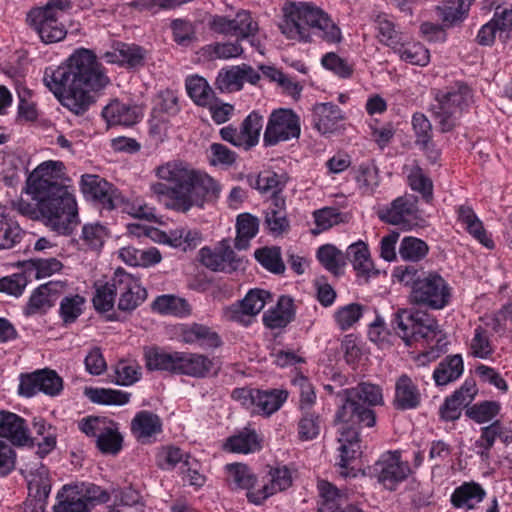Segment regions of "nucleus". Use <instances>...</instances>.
I'll return each mask as SVG.
<instances>
[{
    "instance_id": "f257e3e1",
    "label": "nucleus",
    "mask_w": 512,
    "mask_h": 512,
    "mask_svg": "<svg viewBox=\"0 0 512 512\" xmlns=\"http://www.w3.org/2000/svg\"><path fill=\"white\" fill-rule=\"evenodd\" d=\"M324 389L335 394L337 410L334 423L340 425L339 442V473L343 477H355L354 462L361 456L359 427H373L376 415L372 407L383 404L382 390L378 385L359 383L353 388L341 389L334 392L332 385Z\"/></svg>"
},
{
    "instance_id": "f03ea898",
    "label": "nucleus",
    "mask_w": 512,
    "mask_h": 512,
    "mask_svg": "<svg viewBox=\"0 0 512 512\" xmlns=\"http://www.w3.org/2000/svg\"><path fill=\"white\" fill-rule=\"evenodd\" d=\"M43 82L64 107L82 115L94 102L89 91L105 88L110 80L96 55L82 48L57 68H46Z\"/></svg>"
},
{
    "instance_id": "7ed1b4c3",
    "label": "nucleus",
    "mask_w": 512,
    "mask_h": 512,
    "mask_svg": "<svg viewBox=\"0 0 512 512\" xmlns=\"http://www.w3.org/2000/svg\"><path fill=\"white\" fill-rule=\"evenodd\" d=\"M220 187L208 174L188 169L182 162H168L162 166V196L165 206L178 212H187L193 206L218 197Z\"/></svg>"
},
{
    "instance_id": "20e7f679",
    "label": "nucleus",
    "mask_w": 512,
    "mask_h": 512,
    "mask_svg": "<svg viewBox=\"0 0 512 512\" xmlns=\"http://www.w3.org/2000/svg\"><path fill=\"white\" fill-rule=\"evenodd\" d=\"M281 32L290 40L311 42L316 34L329 43L342 40L340 28L327 13L309 3H292L284 8V18L279 24Z\"/></svg>"
},
{
    "instance_id": "39448f33",
    "label": "nucleus",
    "mask_w": 512,
    "mask_h": 512,
    "mask_svg": "<svg viewBox=\"0 0 512 512\" xmlns=\"http://www.w3.org/2000/svg\"><path fill=\"white\" fill-rule=\"evenodd\" d=\"M40 201V215L45 225L62 235H69L78 224L75 197L67 186H54L51 191L32 195Z\"/></svg>"
},
{
    "instance_id": "423d86ee",
    "label": "nucleus",
    "mask_w": 512,
    "mask_h": 512,
    "mask_svg": "<svg viewBox=\"0 0 512 512\" xmlns=\"http://www.w3.org/2000/svg\"><path fill=\"white\" fill-rule=\"evenodd\" d=\"M390 327L405 342L406 346H411L418 341H425L429 344L436 340V348L442 351L447 344L437 320L424 311L398 309L392 315Z\"/></svg>"
},
{
    "instance_id": "0eeeda50",
    "label": "nucleus",
    "mask_w": 512,
    "mask_h": 512,
    "mask_svg": "<svg viewBox=\"0 0 512 512\" xmlns=\"http://www.w3.org/2000/svg\"><path fill=\"white\" fill-rule=\"evenodd\" d=\"M437 104L433 105L432 112L439 124L440 131L447 133L458 124L459 119L473 103L472 89L462 81L454 82L435 95Z\"/></svg>"
},
{
    "instance_id": "6e6552de",
    "label": "nucleus",
    "mask_w": 512,
    "mask_h": 512,
    "mask_svg": "<svg viewBox=\"0 0 512 512\" xmlns=\"http://www.w3.org/2000/svg\"><path fill=\"white\" fill-rule=\"evenodd\" d=\"M71 8L69 0H49L44 6L32 8L27 13L26 22L43 43H57L67 35L61 19Z\"/></svg>"
},
{
    "instance_id": "1a4fd4ad",
    "label": "nucleus",
    "mask_w": 512,
    "mask_h": 512,
    "mask_svg": "<svg viewBox=\"0 0 512 512\" xmlns=\"http://www.w3.org/2000/svg\"><path fill=\"white\" fill-rule=\"evenodd\" d=\"M108 501L109 494L95 484H67L58 491L53 512H90L97 503Z\"/></svg>"
},
{
    "instance_id": "9d476101",
    "label": "nucleus",
    "mask_w": 512,
    "mask_h": 512,
    "mask_svg": "<svg viewBox=\"0 0 512 512\" xmlns=\"http://www.w3.org/2000/svg\"><path fill=\"white\" fill-rule=\"evenodd\" d=\"M79 429L95 438L97 449L105 455H117L123 448L119 424L106 417H89L79 422Z\"/></svg>"
},
{
    "instance_id": "9b49d317",
    "label": "nucleus",
    "mask_w": 512,
    "mask_h": 512,
    "mask_svg": "<svg viewBox=\"0 0 512 512\" xmlns=\"http://www.w3.org/2000/svg\"><path fill=\"white\" fill-rule=\"evenodd\" d=\"M451 298V287L438 273L429 272L415 284L410 300L413 304L433 310L443 309Z\"/></svg>"
},
{
    "instance_id": "f8f14e48",
    "label": "nucleus",
    "mask_w": 512,
    "mask_h": 512,
    "mask_svg": "<svg viewBox=\"0 0 512 512\" xmlns=\"http://www.w3.org/2000/svg\"><path fill=\"white\" fill-rule=\"evenodd\" d=\"M300 132L299 116L291 109L280 108L271 113L263 142L265 146H274L283 141L298 139Z\"/></svg>"
},
{
    "instance_id": "ddd939ff",
    "label": "nucleus",
    "mask_w": 512,
    "mask_h": 512,
    "mask_svg": "<svg viewBox=\"0 0 512 512\" xmlns=\"http://www.w3.org/2000/svg\"><path fill=\"white\" fill-rule=\"evenodd\" d=\"M213 367V360L198 353H162V370L203 378Z\"/></svg>"
},
{
    "instance_id": "4468645a",
    "label": "nucleus",
    "mask_w": 512,
    "mask_h": 512,
    "mask_svg": "<svg viewBox=\"0 0 512 512\" xmlns=\"http://www.w3.org/2000/svg\"><path fill=\"white\" fill-rule=\"evenodd\" d=\"M410 473L407 463L401 461L398 451L384 453L372 467V474L385 488L395 489L397 484L404 481Z\"/></svg>"
},
{
    "instance_id": "2eb2a0df",
    "label": "nucleus",
    "mask_w": 512,
    "mask_h": 512,
    "mask_svg": "<svg viewBox=\"0 0 512 512\" xmlns=\"http://www.w3.org/2000/svg\"><path fill=\"white\" fill-rule=\"evenodd\" d=\"M81 191L86 199L107 210L116 208L123 201L117 189L99 175H83L81 177Z\"/></svg>"
},
{
    "instance_id": "dca6fc26",
    "label": "nucleus",
    "mask_w": 512,
    "mask_h": 512,
    "mask_svg": "<svg viewBox=\"0 0 512 512\" xmlns=\"http://www.w3.org/2000/svg\"><path fill=\"white\" fill-rule=\"evenodd\" d=\"M112 286L119 297L120 311H133L146 299L147 292L141 287L139 281L121 268L115 271Z\"/></svg>"
},
{
    "instance_id": "f3484780",
    "label": "nucleus",
    "mask_w": 512,
    "mask_h": 512,
    "mask_svg": "<svg viewBox=\"0 0 512 512\" xmlns=\"http://www.w3.org/2000/svg\"><path fill=\"white\" fill-rule=\"evenodd\" d=\"M63 381L53 370L43 369L31 374L22 375L19 384V393L32 397L39 392L55 396L61 392Z\"/></svg>"
},
{
    "instance_id": "a211bd4d",
    "label": "nucleus",
    "mask_w": 512,
    "mask_h": 512,
    "mask_svg": "<svg viewBox=\"0 0 512 512\" xmlns=\"http://www.w3.org/2000/svg\"><path fill=\"white\" fill-rule=\"evenodd\" d=\"M418 199L412 194H405L394 199L390 205L378 212L381 221L398 225L404 228L410 227L411 222L417 219Z\"/></svg>"
},
{
    "instance_id": "6ab92c4d",
    "label": "nucleus",
    "mask_w": 512,
    "mask_h": 512,
    "mask_svg": "<svg viewBox=\"0 0 512 512\" xmlns=\"http://www.w3.org/2000/svg\"><path fill=\"white\" fill-rule=\"evenodd\" d=\"M271 297V293L267 290L251 289L242 300L225 310V316L231 321L248 324L246 317L257 315L271 301Z\"/></svg>"
},
{
    "instance_id": "aec40b11",
    "label": "nucleus",
    "mask_w": 512,
    "mask_h": 512,
    "mask_svg": "<svg viewBox=\"0 0 512 512\" xmlns=\"http://www.w3.org/2000/svg\"><path fill=\"white\" fill-rule=\"evenodd\" d=\"M146 55L147 51L135 43L115 41L108 50L100 55V58L109 64L136 68L143 65Z\"/></svg>"
},
{
    "instance_id": "412c9836",
    "label": "nucleus",
    "mask_w": 512,
    "mask_h": 512,
    "mask_svg": "<svg viewBox=\"0 0 512 512\" xmlns=\"http://www.w3.org/2000/svg\"><path fill=\"white\" fill-rule=\"evenodd\" d=\"M62 168V162L52 160L38 165L27 179V192L31 195L43 194L45 191H51L54 186H63L58 182Z\"/></svg>"
},
{
    "instance_id": "4be33fe9",
    "label": "nucleus",
    "mask_w": 512,
    "mask_h": 512,
    "mask_svg": "<svg viewBox=\"0 0 512 512\" xmlns=\"http://www.w3.org/2000/svg\"><path fill=\"white\" fill-rule=\"evenodd\" d=\"M268 476V483H265L261 489L247 492L249 502L260 505L270 496L292 485L291 471L286 466L271 467Z\"/></svg>"
},
{
    "instance_id": "5701e85b",
    "label": "nucleus",
    "mask_w": 512,
    "mask_h": 512,
    "mask_svg": "<svg viewBox=\"0 0 512 512\" xmlns=\"http://www.w3.org/2000/svg\"><path fill=\"white\" fill-rule=\"evenodd\" d=\"M0 437L9 439L17 446L34 445V439L29 437L25 420L6 410H0Z\"/></svg>"
},
{
    "instance_id": "b1692460",
    "label": "nucleus",
    "mask_w": 512,
    "mask_h": 512,
    "mask_svg": "<svg viewBox=\"0 0 512 512\" xmlns=\"http://www.w3.org/2000/svg\"><path fill=\"white\" fill-rule=\"evenodd\" d=\"M180 337L184 343L196 344L205 350L216 349L223 343L216 331L199 323L182 325L180 327Z\"/></svg>"
},
{
    "instance_id": "393cba45",
    "label": "nucleus",
    "mask_w": 512,
    "mask_h": 512,
    "mask_svg": "<svg viewBox=\"0 0 512 512\" xmlns=\"http://www.w3.org/2000/svg\"><path fill=\"white\" fill-rule=\"evenodd\" d=\"M421 404V393L407 374H402L395 383L393 406L396 410H413Z\"/></svg>"
},
{
    "instance_id": "a878e982",
    "label": "nucleus",
    "mask_w": 512,
    "mask_h": 512,
    "mask_svg": "<svg viewBox=\"0 0 512 512\" xmlns=\"http://www.w3.org/2000/svg\"><path fill=\"white\" fill-rule=\"evenodd\" d=\"M294 300L282 295L274 307L263 314V323L269 329H282L295 319Z\"/></svg>"
},
{
    "instance_id": "bb28decb",
    "label": "nucleus",
    "mask_w": 512,
    "mask_h": 512,
    "mask_svg": "<svg viewBox=\"0 0 512 512\" xmlns=\"http://www.w3.org/2000/svg\"><path fill=\"white\" fill-rule=\"evenodd\" d=\"M130 429L139 443L150 444L160 431V418L150 411H139L132 419Z\"/></svg>"
},
{
    "instance_id": "cd10ccee",
    "label": "nucleus",
    "mask_w": 512,
    "mask_h": 512,
    "mask_svg": "<svg viewBox=\"0 0 512 512\" xmlns=\"http://www.w3.org/2000/svg\"><path fill=\"white\" fill-rule=\"evenodd\" d=\"M102 116L109 126H132L140 119V109L114 100L103 108Z\"/></svg>"
},
{
    "instance_id": "c85d7f7f",
    "label": "nucleus",
    "mask_w": 512,
    "mask_h": 512,
    "mask_svg": "<svg viewBox=\"0 0 512 512\" xmlns=\"http://www.w3.org/2000/svg\"><path fill=\"white\" fill-rule=\"evenodd\" d=\"M312 111L313 126L323 135L334 132L343 119L341 109L331 102L317 103Z\"/></svg>"
},
{
    "instance_id": "c756f323",
    "label": "nucleus",
    "mask_w": 512,
    "mask_h": 512,
    "mask_svg": "<svg viewBox=\"0 0 512 512\" xmlns=\"http://www.w3.org/2000/svg\"><path fill=\"white\" fill-rule=\"evenodd\" d=\"M29 495L39 502H45L51 491V482L48 469L41 463L27 464Z\"/></svg>"
},
{
    "instance_id": "7c9ffc66",
    "label": "nucleus",
    "mask_w": 512,
    "mask_h": 512,
    "mask_svg": "<svg viewBox=\"0 0 512 512\" xmlns=\"http://www.w3.org/2000/svg\"><path fill=\"white\" fill-rule=\"evenodd\" d=\"M346 257L352 263L357 275L363 277L365 282H367L371 276L378 274V271L373 268L368 246L364 242L358 241L351 244L347 248Z\"/></svg>"
},
{
    "instance_id": "2f4dec72",
    "label": "nucleus",
    "mask_w": 512,
    "mask_h": 512,
    "mask_svg": "<svg viewBox=\"0 0 512 512\" xmlns=\"http://www.w3.org/2000/svg\"><path fill=\"white\" fill-rule=\"evenodd\" d=\"M485 495L486 492L480 484L465 482L454 490L451 503L455 508L470 510L482 502Z\"/></svg>"
},
{
    "instance_id": "473e14b6",
    "label": "nucleus",
    "mask_w": 512,
    "mask_h": 512,
    "mask_svg": "<svg viewBox=\"0 0 512 512\" xmlns=\"http://www.w3.org/2000/svg\"><path fill=\"white\" fill-rule=\"evenodd\" d=\"M202 241L200 231L186 230L179 228L169 232L162 231V244H167L173 248H179L183 252L195 249Z\"/></svg>"
},
{
    "instance_id": "72a5a7b5",
    "label": "nucleus",
    "mask_w": 512,
    "mask_h": 512,
    "mask_svg": "<svg viewBox=\"0 0 512 512\" xmlns=\"http://www.w3.org/2000/svg\"><path fill=\"white\" fill-rule=\"evenodd\" d=\"M464 370L461 355H451L443 359L433 372V379L438 386L447 385L458 379Z\"/></svg>"
},
{
    "instance_id": "f704fd0d",
    "label": "nucleus",
    "mask_w": 512,
    "mask_h": 512,
    "mask_svg": "<svg viewBox=\"0 0 512 512\" xmlns=\"http://www.w3.org/2000/svg\"><path fill=\"white\" fill-rule=\"evenodd\" d=\"M185 87L187 94L192 101L201 107H206L215 100V92L207 80L199 75H192L186 78Z\"/></svg>"
},
{
    "instance_id": "c9c22d12",
    "label": "nucleus",
    "mask_w": 512,
    "mask_h": 512,
    "mask_svg": "<svg viewBox=\"0 0 512 512\" xmlns=\"http://www.w3.org/2000/svg\"><path fill=\"white\" fill-rule=\"evenodd\" d=\"M253 395V405L258 409V412L269 416L281 408L287 399L288 393L276 389L268 391L255 389Z\"/></svg>"
},
{
    "instance_id": "e433bc0d",
    "label": "nucleus",
    "mask_w": 512,
    "mask_h": 512,
    "mask_svg": "<svg viewBox=\"0 0 512 512\" xmlns=\"http://www.w3.org/2000/svg\"><path fill=\"white\" fill-rule=\"evenodd\" d=\"M259 230V219L250 213H242L236 220V238L235 248L246 250L250 246V240L253 239Z\"/></svg>"
},
{
    "instance_id": "4c0bfd02",
    "label": "nucleus",
    "mask_w": 512,
    "mask_h": 512,
    "mask_svg": "<svg viewBox=\"0 0 512 512\" xmlns=\"http://www.w3.org/2000/svg\"><path fill=\"white\" fill-rule=\"evenodd\" d=\"M248 184L258 190L261 194L282 192L286 185L284 175H278L272 171H264L257 175L250 174L247 176Z\"/></svg>"
},
{
    "instance_id": "58836bf2",
    "label": "nucleus",
    "mask_w": 512,
    "mask_h": 512,
    "mask_svg": "<svg viewBox=\"0 0 512 512\" xmlns=\"http://www.w3.org/2000/svg\"><path fill=\"white\" fill-rule=\"evenodd\" d=\"M23 233L19 224L9 216L7 208L0 205V249L12 248L20 242Z\"/></svg>"
},
{
    "instance_id": "ea45409f",
    "label": "nucleus",
    "mask_w": 512,
    "mask_h": 512,
    "mask_svg": "<svg viewBox=\"0 0 512 512\" xmlns=\"http://www.w3.org/2000/svg\"><path fill=\"white\" fill-rule=\"evenodd\" d=\"M458 219L466 226L467 231L481 244L487 248H493V240L490 239L483 227L482 222L469 206L458 208Z\"/></svg>"
},
{
    "instance_id": "a19ab883",
    "label": "nucleus",
    "mask_w": 512,
    "mask_h": 512,
    "mask_svg": "<svg viewBox=\"0 0 512 512\" xmlns=\"http://www.w3.org/2000/svg\"><path fill=\"white\" fill-rule=\"evenodd\" d=\"M473 2L474 0H448L437 6V11L444 23L454 25L467 17Z\"/></svg>"
},
{
    "instance_id": "79ce46f5",
    "label": "nucleus",
    "mask_w": 512,
    "mask_h": 512,
    "mask_svg": "<svg viewBox=\"0 0 512 512\" xmlns=\"http://www.w3.org/2000/svg\"><path fill=\"white\" fill-rule=\"evenodd\" d=\"M215 87L221 93L240 91L243 88V80L239 65L222 68L216 77Z\"/></svg>"
},
{
    "instance_id": "37998d69",
    "label": "nucleus",
    "mask_w": 512,
    "mask_h": 512,
    "mask_svg": "<svg viewBox=\"0 0 512 512\" xmlns=\"http://www.w3.org/2000/svg\"><path fill=\"white\" fill-rule=\"evenodd\" d=\"M86 395L93 403L116 406L127 404L131 396V394L128 392L106 388L87 389Z\"/></svg>"
},
{
    "instance_id": "c03bdc74",
    "label": "nucleus",
    "mask_w": 512,
    "mask_h": 512,
    "mask_svg": "<svg viewBox=\"0 0 512 512\" xmlns=\"http://www.w3.org/2000/svg\"><path fill=\"white\" fill-rule=\"evenodd\" d=\"M393 49L401 60L409 64L426 66L429 63V51L420 43L401 44L399 42L396 48Z\"/></svg>"
},
{
    "instance_id": "a18cd8bd",
    "label": "nucleus",
    "mask_w": 512,
    "mask_h": 512,
    "mask_svg": "<svg viewBox=\"0 0 512 512\" xmlns=\"http://www.w3.org/2000/svg\"><path fill=\"white\" fill-rule=\"evenodd\" d=\"M263 127V116L258 112H251L242 122L240 132L242 140L245 143V150L254 147L260 137V132Z\"/></svg>"
},
{
    "instance_id": "49530a36",
    "label": "nucleus",
    "mask_w": 512,
    "mask_h": 512,
    "mask_svg": "<svg viewBox=\"0 0 512 512\" xmlns=\"http://www.w3.org/2000/svg\"><path fill=\"white\" fill-rule=\"evenodd\" d=\"M255 259L269 272L282 274L285 265L281 256V248L278 246L262 247L255 251Z\"/></svg>"
},
{
    "instance_id": "de8ad7c7",
    "label": "nucleus",
    "mask_w": 512,
    "mask_h": 512,
    "mask_svg": "<svg viewBox=\"0 0 512 512\" xmlns=\"http://www.w3.org/2000/svg\"><path fill=\"white\" fill-rule=\"evenodd\" d=\"M317 259L329 272L337 275L346 264L345 256L332 244H325L318 248Z\"/></svg>"
},
{
    "instance_id": "09e8293b",
    "label": "nucleus",
    "mask_w": 512,
    "mask_h": 512,
    "mask_svg": "<svg viewBox=\"0 0 512 512\" xmlns=\"http://www.w3.org/2000/svg\"><path fill=\"white\" fill-rule=\"evenodd\" d=\"M500 410L501 404L498 401L485 400L469 406L465 414L476 423L482 424L494 419Z\"/></svg>"
},
{
    "instance_id": "8fccbe9b",
    "label": "nucleus",
    "mask_w": 512,
    "mask_h": 512,
    "mask_svg": "<svg viewBox=\"0 0 512 512\" xmlns=\"http://www.w3.org/2000/svg\"><path fill=\"white\" fill-rule=\"evenodd\" d=\"M429 251V247L423 240L408 236L404 237L399 246V255L405 261L418 262Z\"/></svg>"
},
{
    "instance_id": "3c124183",
    "label": "nucleus",
    "mask_w": 512,
    "mask_h": 512,
    "mask_svg": "<svg viewBox=\"0 0 512 512\" xmlns=\"http://www.w3.org/2000/svg\"><path fill=\"white\" fill-rule=\"evenodd\" d=\"M29 273L30 278L35 277L37 279L49 277L52 274L59 272L63 265L56 258L47 259H31L23 263Z\"/></svg>"
},
{
    "instance_id": "603ef678",
    "label": "nucleus",
    "mask_w": 512,
    "mask_h": 512,
    "mask_svg": "<svg viewBox=\"0 0 512 512\" xmlns=\"http://www.w3.org/2000/svg\"><path fill=\"white\" fill-rule=\"evenodd\" d=\"M377 38L379 41L389 47L396 48L400 42L399 34L395 29V24L390 20L387 14L380 13L374 19Z\"/></svg>"
},
{
    "instance_id": "864d4df0",
    "label": "nucleus",
    "mask_w": 512,
    "mask_h": 512,
    "mask_svg": "<svg viewBox=\"0 0 512 512\" xmlns=\"http://www.w3.org/2000/svg\"><path fill=\"white\" fill-rule=\"evenodd\" d=\"M321 429V417L315 412L302 414L297 425L298 438L301 441H311L318 437Z\"/></svg>"
},
{
    "instance_id": "5fc2aeb1",
    "label": "nucleus",
    "mask_w": 512,
    "mask_h": 512,
    "mask_svg": "<svg viewBox=\"0 0 512 512\" xmlns=\"http://www.w3.org/2000/svg\"><path fill=\"white\" fill-rule=\"evenodd\" d=\"M226 469L236 488L246 489L248 492L253 491L252 488L256 484V476L251 469L242 463L228 464Z\"/></svg>"
},
{
    "instance_id": "6e6d98bb",
    "label": "nucleus",
    "mask_w": 512,
    "mask_h": 512,
    "mask_svg": "<svg viewBox=\"0 0 512 512\" xmlns=\"http://www.w3.org/2000/svg\"><path fill=\"white\" fill-rule=\"evenodd\" d=\"M243 52L242 46L238 41L235 43H214L205 46L202 49V55L206 60L211 59H230L241 55Z\"/></svg>"
},
{
    "instance_id": "4d7b16f0",
    "label": "nucleus",
    "mask_w": 512,
    "mask_h": 512,
    "mask_svg": "<svg viewBox=\"0 0 512 512\" xmlns=\"http://www.w3.org/2000/svg\"><path fill=\"white\" fill-rule=\"evenodd\" d=\"M365 307L359 303H350L338 308L334 314L337 326L342 331L350 329L363 315Z\"/></svg>"
},
{
    "instance_id": "13d9d810",
    "label": "nucleus",
    "mask_w": 512,
    "mask_h": 512,
    "mask_svg": "<svg viewBox=\"0 0 512 512\" xmlns=\"http://www.w3.org/2000/svg\"><path fill=\"white\" fill-rule=\"evenodd\" d=\"M408 183L413 191L420 193L426 202L433 199L432 180L419 166L414 167L408 175Z\"/></svg>"
},
{
    "instance_id": "bf43d9fd",
    "label": "nucleus",
    "mask_w": 512,
    "mask_h": 512,
    "mask_svg": "<svg viewBox=\"0 0 512 512\" xmlns=\"http://www.w3.org/2000/svg\"><path fill=\"white\" fill-rule=\"evenodd\" d=\"M315 228L312 229V233L314 235L320 234L323 231H326L343 222L342 214L338 209L333 207H325L319 210L314 211L313 213Z\"/></svg>"
},
{
    "instance_id": "052dcab7",
    "label": "nucleus",
    "mask_w": 512,
    "mask_h": 512,
    "mask_svg": "<svg viewBox=\"0 0 512 512\" xmlns=\"http://www.w3.org/2000/svg\"><path fill=\"white\" fill-rule=\"evenodd\" d=\"M115 383L120 386H130L136 383L141 377L140 366L131 361L121 360L114 369Z\"/></svg>"
},
{
    "instance_id": "680f3d73",
    "label": "nucleus",
    "mask_w": 512,
    "mask_h": 512,
    "mask_svg": "<svg viewBox=\"0 0 512 512\" xmlns=\"http://www.w3.org/2000/svg\"><path fill=\"white\" fill-rule=\"evenodd\" d=\"M226 447L232 452L250 453L260 448L257 434L254 431L242 432L227 440Z\"/></svg>"
},
{
    "instance_id": "e2e57ef3",
    "label": "nucleus",
    "mask_w": 512,
    "mask_h": 512,
    "mask_svg": "<svg viewBox=\"0 0 512 512\" xmlns=\"http://www.w3.org/2000/svg\"><path fill=\"white\" fill-rule=\"evenodd\" d=\"M30 279L29 273L26 267H24L22 272L14 273L0 279V292L19 297L23 294Z\"/></svg>"
},
{
    "instance_id": "0e129e2a",
    "label": "nucleus",
    "mask_w": 512,
    "mask_h": 512,
    "mask_svg": "<svg viewBox=\"0 0 512 512\" xmlns=\"http://www.w3.org/2000/svg\"><path fill=\"white\" fill-rule=\"evenodd\" d=\"M113 277L110 281L106 282L96 288L95 295L92 299L94 308L99 312H108L114 307L115 297L117 291L114 290Z\"/></svg>"
},
{
    "instance_id": "69168bd1",
    "label": "nucleus",
    "mask_w": 512,
    "mask_h": 512,
    "mask_svg": "<svg viewBox=\"0 0 512 512\" xmlns=\"http://www.w3.org/2000/svg\"><path fill=\"white\" fill-rule=\"evenodd\" d=\"M162 314L175 317H187L191 314V306L186 299L172 294L162 295Z\"/></svg>"
},
{
    "instance_id": "338daca9",
    "label": "nucleus",
    "mask_w": 512,
    "mask_h": 512,
    "mask_svg": "<svg viewBox=\"0 0 512 512\" xmlns=\"http://www.w3.org/2000/svg\"><path fill=\"white\" fill-rule=\"evenodd\" d=\"M235 36L238 39L254 37L259 30L258 23L247 10L239 11L234 18Z\"/></svg>"
},
{
    "instance_id": "774afa93",
    "label": "nucleus",
    "mask_w": 512,
    "mask_h": 512,
    "mask_svg": "<svg viewBox=\"0 0 512 512\" xmlns=\"http://www.w3.org/2000/svg\"><path fill=\"white\" fill-rule=\"evenodd\" d=\"M498 30L499 39L506 43L512 32V8L498 7L490 20Z\"/></svg>"
}]
</instances>
